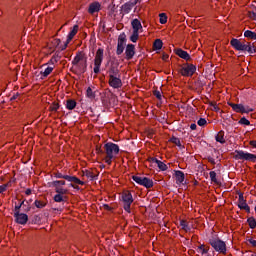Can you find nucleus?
Wrapping results in <instances>:
<instances>
[{"mask_svg":"<svg viewBox=\"0 0 256 256\" xmlns=\"http://www.w3.org/2000/svg\"><path fill=\"white\" fill-rule=\"evenodd\" d=\"M123 209L130 213V206L133 204V196L130 191H125L122 193Z\"/></svg>","mask_w":256,"mask_h":256,"instance_id":"nucleus-8","label":"nucleus"},{"mask_svg":"<svg viewBox=\"0 0 256 256\" xmlns=\"http://www.w3.org/2000/svg\"><path fill=\"white\" fill-rule=\"evenodd\" d=\"M99 11H100V3L99 2H94L89 5L88 12L90 15H93Z\"/></svg>","mask_w":256,"mask_h":256,"instance_id":"nucleus-20","label":"nucleus"},{"mask_svg":"<svg viewBox=\"0 0 256 256\" xmlns=\"http://www.w3.org/2000/svg\"><path fill=\"white\" fill-rule=\"evenodd\" d=\"M8 187H9V184L0 185V194L6 192Z\"/></svg>","mask_w":256,"mask_h":256,"instance_id":"nucleus-52","label":"nucleus"},{"mask_svg":"<svg viewBox=\"0 0 256 256\" xmlns=\"http://www.w3.org/2000/svg\"><path fill=\"white\" fill-rule=\"evenodd\" d=\"M159 17H160V24L165 25L167 23V16H166V14L165 13H161L159 15Z\"/></svg>","mask_w":256,"mask_h":256,"instance_id":"nucleus-46","label":"nucleus"},{"mask_svg":"<svg viewBox=\"0 0 256 256\" xmlns=\"http://www.w3.org/2000/svg\"><path fill=\"white\" fill-rule=\"evenodd\" d=\"M250 45H251V42H246V44L243 45L242 47H240V49H238L237 51L243 52V51L246 50Z\"/></svg>","mask_w":256,"mask_h":256,"instance_id":"nucleus-53","label":"nucleus"},{"mask_svg":"<svg viewBox=\"0 0 256 256\" xmlns=\"http://www.w3.org/2000/svg\"><path fill=\"white\" fill-rule=\"evenodd\" d=\"M238 124L240 125H245V126H250V120H247V118L243 117L238 121Z\"/></svg>","mask_w":256,"mask_h":256,"instance_id":"nucleus-47","label":"nucleus"},{"mask_svg":"<svg viewBox=\"0 0 256 256\" xmlns=\"http://www.w3.org/2000/svg\"><path fill=\"white\" fill-rule=\"evenodd\" d=\"M137 4V1H129L125 4L122 5V10L123 12H125L126 14H128L130 11H132L133 7H135Z\"/></svg>","mask_w":256,"mask_h":256,"instance_id":"nucleus-18","label":"nucleus"},{"mask_svg":"<svg viewBox=\"0 0 256 256\" xmlns=\"http://www.w3.org/2000/svg\"><path fill=\"white\" fill-rule=\"evenodd\" d=\"M249 18L256 21V12H249Z\"/></svg>","mask_w":256,"mask_h":256,"instance_id":"nucleus-57","label":"nucleus"},{"mask_svg":"<svg viewBox=\"0 0 256 256\" xmlns=\"http://www.w3.org/2000/svg\"><path fill=\"white\" fill-rule=\"evenodd\" d=\"M234 159H236V161H249L252 163H256V155L252 154L250 152H244L243 150H236L234 151Z\"/></svg>","mask_w":256,"mask_h":256,"instance_id":"nucleus-2","label":"nucleus"},{"mask_svg":"<svg viewBox=\"0 0 256 256\" xmlns=\"http://www.w3.org/2000/svg\"><path fill=\"white\" fill-rule=\"evenodd\" d=\"M169 59V55H167L166 53L163 54L162 56V60L163 61H167Z\"/></svg>","mask_w":256,"mask_h":256,"instance_id":"nucleus-61","label":"nucleus"},{"mask_svg":"<svg viewBox=\"0 0 256 256\" xmlns=\"http://www.w3.org/2000/svg\"><path fill=\"white\" fill-rule=\"evenodd\" d=\"M238 208L245 210L246 213H250V206H248L246 200L244 199L243 193H238Z\"/></svg>","mask_w":256,"mask_h":256,"instance_id":"nucleus-13","label":"nucleus"},{"mask_svg":"<svg viewBox=\"0 0 256 256\" xmlns=\"http://www.w3.org/2000/svg\"><path fill=\"white\" fill-rule=\"evenodd\" d=\"M162 47H163L162 40L157 39V40H155V42H153V49H155L156 51L161 50Z\"/></svg>","mask_w":256,"mask_h":256,"instance_id":"nucleus-31","label":"nucleus"},{"mask_svg":"<svg viewBox=\"0 0 256 256\" xmlns=\"http://www.w3.org/2000/svg\"><path fill=\"white\" fill-rule=\"evenodd\" d=\"M211 182H214L216 185H219V181L217 180V173L212 171L210 172Z\"/></svg>","mask_w":256,"mask_h":256,"instance_id":"nucleus-44","label":"nucleus"},{"mask_svg":"<svg viewBox=\"0 0 256 256\" xmlns=\"http://www.w3.org/2000/svg\"><path fill=\"white\" fill-rule=\"evenodd\" d=\"M66 182L65 180H56L51 182V187H59V186H65Z\"/></svg>","mask_w":256,"mask_h":256,"instance_id":"nucleus-36","label":"nucleus"},{"mask_svg":"<svg viewBox=\"0 0 256 256\" xmlns=\"http://www.w3.org/2000/svg\"><path fill=\"white\" fill-rule=\"evenodd\" d=\"M156 165H158V168L160 169V171H167L168 169L167 165L162 161H156Z\"/></svg>","mask_w":256,"mask_h":256,"instance_id":"nucleus-42","label":"nucleus"},{"mask_svg":"<svg viewBox=\"0 0 256 256\" xmlns=\"http://www.w3.org/2000/svg\"><path fill=\"white\" fill-rule=\"evenodd\" d=\"M153 95H155V97L158 98V100L162 99V94H161V91L159 90L153 91Z\"/></svg>","mask_w":256,"mask_h":256,"instance_id":"nucleus-51","label":"nucleus"},{"mask_svg":"<svg viewBox=\"0 0 256 256\" xmlns=\"http://www.w3.org/2000/svg\"><path fill=\"white\" fill-rule=\"evenodd\" d=\"M184 180H185L184 172L180 170L175 171V181L177 182V184H183Z\"/></svg>","mask_w":256,"mask_h":256,"instance_id":"nucleus-21","label":"nucleus"},{"mask_svg":"<svg viewBox=\"0 0 256 256\" xmlns=\"http://www.w3.org/2000/svg\"><path fill=\"white\" fill-rule=\"evenodd\" d=\"M53 201H55L56 203H63L65 202V196H63V194H56L55 196H53Z\"/></svg>","mask_w":256,"mask_h":256,"instance_id":"nucleus-33","label":"nucleus"},{"mask_svg":"<svg viewBox=\"0 0 256 256\" xmlns=\"http://www.w3.org/2000/svg\"><path fill=\"white\" fill-rule=\"evenodd\" d=\"M15 223L19 225H26L28 223L29 217L22 212H14Z\"/></svg>","mask_w":256,"mask_h":256,"instance_id":"nucleus-12","label":"nucleus"},{"mask_svg":"<svg viewBox=\"0 0 256 256\" xmlns=\"http://www.w3.org/2000/svg\"><path fill=\"white\" fill-rule=\"evenodd\" d=\"M82 176L88 178L90 181H94L97 179V175L89 170H85L82 172Z\"/></svg>","mask_w":256,"mask_h":256,"instance_id":"nucleus-24","label":"nucleus"},{"mask_svg":"<svg viewBox=\"0 0 256 256\" xmlns=\"http://www.w3.org/2000/svg\"><path fill=\"white\" fill-rule=\"evenodd\" d=\"M132 28H133V32H139L140 29L143 28L139 19H134L132 21Z\"/></svg>","mask_w":256,"mask_h":256,"instance_id":"nucleus-23","label":"nucleus"},{"mask_svg":"<svg viewBox=\"0 0 256 256\" xmlns=\"http://www.w3.org/2000/svg\"><path fill=\"white\" fill-rule=\"evenodd\" d=\"M103 209H105L106 211H113V208H111L110 206H109V204H103Z\"/></svg>","mask_w":256,"mask_h":256,"instance_id":"nucleus-56","label":"nucleus"},{"mask_svg":"<svg viewBox=\"0 0 256 256\" xmlns=\"http://www.w3.org/2000/svg\"><path fill=\"white\" fill-rule=\"evenodd\" d=\"M175 55H177L179 58L184 59L186 61H191V56L189 53L183 49L178 48L175 50Z\"/></svg>","mask_w":256,"mask_h":256,"instance_id":"nucleus-17","label":"nucleus"},{"mask_svg":"<svg viewBox=\"0 0 256 256\" xmlns=\"http://www.w3.org/2000/svg\"><path fill=\"white\" fill-rule=\"evenodd\" d=\"M77 32H78V25H74L73 30H71L70 33H68L67 44H69L70 41L74 39V37L77 35Z\"/></svg>","mask_w":256,"mask_h":256,"instance_id":"nucleus-22","label":"nucleus"},{"mask_svg":"<svg viewBox=\"0 0 256 256\" xmlns=\"http://www.w3.org/2000/svg\"><path fill=\"white\" fill-rule=\"evenodd\" d=\"M249 144H251L253 148H256V140H252Z\"/></svg>","mask_w":256,"mask_h":256,"instance_id":"nucleus-64","label":"nucleus"},{"mask_svg":"<svg viewBox=\"0 0 256 256\" xmlns=\"http://www.w3.org/2000/svg\"><path fill=\"white\" fill-rule=\"evenodd\" d=\"M248 242H249V244L252 245V247H256V240L255 239H249Z\"/></svg>","mask_w":256,"mask_h":256,"instance_id":"nucleus-60","label":"nucleus"},{"mask_svg":"<svg viewBox=\"0 0 256 256\" xmlns=\"http://www.w3.org/2000/svg\"><path fill=\"white\" fill-rule=\"evenodd\" d=\"M96 153L97 154H103V150H102L101 146H99V145L96 146Z\"/></svg>","mask_w":256,"mask_h":256,"instance_id":"nucleus-58","label":"nucleus"},{"mask_svg":"<svg viewBox=\"0 0 256 256\" xmlns=\"http://www.w3.org/2000/svg\"><path fill=\"white\" fill-rule=\"evenodd\" d=\"M25 201L20 202L18 205L14 207V213L21 212V208L25 209Z\"/></svg>","mask_w":256,"mask_h":256,"instance_id":"nucleus-38","label":"nucleus"},{"mask_svg":"<svg viewBox=\"0 0 256 256\" xmlns=\"http://www.w3.org/2000/svg\"><path fill=\"white\" fill-rule=\"evenodd\" d=\"M208 162H210L212 165H215L214 158L208 157Z\"/></svg>","mask_w":256,"mask_h":256,"instance_id":"nucleus-62","label":"nucleus"},{"mask_svg":"<svg viewBox=\"0 0 256 256\" xmlns=\"http://www.w3.org/2000/svg\"><path fill=\"white\" fill-rule=\"evenodd\" d=\"M244 37H245L246 39L255 41V40H256V33H255L254 31L246 30V31L244 32Z\"/></svg>","mask_w":256,"mask_h":256,"instance_id":"nucleus-27","label":"nucleus"},{"mask_svg":"<svg viewBox=\"0 0 256 256\" xmlns=\"http://www.w3.org/2000/svg\"><path fill=\"white\" fill-rule=\"evenodd\" d=\"M246 222H248L249 228L251 229H255L256 228V220L254 217L248 218L246 220Z\"/></svg>","mask_w":256,"mask_h":256,"instance_id":"nucleus-37","label":"nucleus"},{"mask_svg":"<svg viewBox=\"0 0 256 256\" xmlns=\"http://www.w3.org/2000/svg\"><path fill=\"white\" fill-rule=\"evenodd\" d=\"M126 46V35L125 33H122L118 36V44L116 46V55H122L124 53Z\"/></svg>","mask_w":256,"mask_h":256,"instance_id":"nucleus-11","label":"nucleus"},{"mask_svg":"<svg viewBox=\"0 0 256 256\" xmlns=\"http://www.w3.org/2000/svg\"><path fill=\"white\" fill-rule=\"evenodd\" d=\"M76 106H77V102H76L75 100H73V99H68V100L66 101V109H68V110L71 111V110L75 109Z\"/></svg>","mask_w":256,"mask_h":256,"instance_id":"nucleus-28","label":"nucleus"},{"mask_svg":"<svg viewBox=\"0 0 256 256\" xmlns=\"http://www.w3.org/2000/svg\"><path fill=\"white\" fill-rule=\"evenodd\" d=\"M179 225L181 226L182 230H184L185 232H190L191 231V227L188 225L187 221L181 220L179 222Z\"/></svg>","mask_w":256,"mask_h":256,"instance_id":"nucleus-30","label":"nucleus"},{"mask_svg":"<svg viewBox=\"0 0 256 256\" xmlns=\"http://www.w3.org/2000/svg\"><path fill=\"white\" fill-rule=\"evenodd\" d=\"M103 59H104V49L99 48L97 49L96 55L94 56V68H93L94 74L100 73V67L102 66Z\"/></svg>","mask_w":256,"mask_h":256,"instance_id":"nucleus-3","label":"nucleus"},{"mask_svg":"<svg viewBox=\"0 0 256 256\" xmlns=\"http://www.w3.org/2000/svg\"><path fill=\"white\" fill-rule=\"evenodd\" d=\"M108 9L110 10L109 15H110V16H115V15H114L115 10H116L115 4H110V5L108 6Z\"/></svg>","mask_w":256,"mask_h":256,"instance_id":"nucleus-48","label":"nucleus"},{"mask_svg":"<svg viewBox=\"0 0 256 256\" xmlns=\"http://www.w3.org/2000/svg\"><path fill=\"white\" fill-rule=\"evenodd\" d=\"M53 177H55L56 179H64L67 182H73L77 185H85L84 181H81L80 179H78V177L76 176H69V175H63L61 172H55L53 173Z\"/></svg>","mask_w":256,"mask_h":256,"instance_id":"nucleus-6","label":"nucleus"},{"mask_svg":"<svg viewBox=\"0 0 256 256\" xmlns=\"http://www.w3.org/2000/svg\"><path fill=\"white\" fill-rule=\"evenodd\" d=\"M34 206H36L37 209H43L44 207L47 206L46 203L41 202L40 200L34 201Z\"/></svg>","mask_w":256,"mask_h":256,"instance_id":"nucleus-43","label":"nucleus"},{"mask_svg":"<svg viewBox=\"0 0 256 256\" xmlns=\"http://www.w3.org/2000/svg\"><path fill=\"white\" fill-rule=\"evenodd\" d=\"M135 44H127L126 46V50H125V59L127 61H130L133 59V57H135Z\"/></svg>","mask_w":256,"mask_h":256,"instance_id":"nucleus-16","label":"nucleus"},{"mask_svg":"<svg viewBox=\"0 0 256 256\" xmlns=\"http://www.w3.org/2000/svg\"><path fill=\"white\" fill-rule=\"evenodd\" d=\"M52 71H54V67L52 66H48L46 67V69L43 71L40 72L41 76H42V79H45L47 78L48 76H50V74L52 73Z\"/></svg>","mask_w":256,"mask_h":256,"instance_id":"nucleus-26","label":"nucleus"},{"mask_svg":"<svg viewBox=\"0 0 256 256\" xmlns=\"http://www.w3.org/2000/svg\"><path fill=\"white\" fill-rule=\"evenodd\" d=\"M229 107H232L233 111L240 114H250L251 112H254V109L246 106L244 107L243 104H234L232 102L228 103Z\"/></svg>","mask_w":256,"mask_h":256,"instance_id":"nucleus-9","label":"nucleus"},{"mask_svg":"<svg viewBox=\"0 0 256 256\" xmlns=\"http://www.w3.org/2000/svg\"><path fill=\"white\" fill-rule=\"evenodd\" d=\"M197 249L201 251V255H206L209 253V248H205L204 244H201Z\"/></svg>","mask_w":256,"mask_h":256,"instance_id":"nucleus-45","label":"nucleus"},{"mask_svg":"<svg viewBox=\"0 0 256 256\" xmlns=\"http://www.w3.org/2000/svg\"><path fill=\"white\" fill-rule=\"evenodd\" d=\"M195 72L196 66L188 63L184 64V66H181V69H179V74H181L182 77H192Z\"/></svg>","mask_w":256,"mask_h":256,"instance_id":"nucleus-7","label":"nucleus"},{"mask_svg":"<svg viewBox=\"0 0 256 256\" xmlns=\"http://www.w3.org/2000/svg\"><path fill=\"white\" fill-rule=\"evenodd\" d=\"M230 45L233 47V49H236L238 51L241 49L246 43L241 42L239 39L233 38L230 40Z\"/></svg>","mask_w":256,"mask_h":256,"instance_id":"nucleus-19","label":"nucleus"},{"mask_svg":"<svg viewBox=\"0 0 256 256\" xmlns=\"http://www.w3.org/2000/svg\"><path fill=\"white\" fill-rule=\"evenodd\" d=\"M53 44L55 45V47H58L61 44V39L53 40Z\"/></svg>","mask_w":256,"mask_h":256,"instance_id":"nucleus-59","label":"nucleus"},{"mask_svg":"<svg viewBox=\"0 0 256 256\" xmlns=\"http://www.w3.org/2000/svg\"><path fill=\"white\" fill-rule=\"evenodd\" d=\"M119 63L112 61L110 69H108V77H121V74H119V69H118Z\"/></svg>","mask_w":256,"mask_h":256,"instance_id":"nucleus-15","label":"nucleus"},{"mask_svg":"<svg viewBox=\"0 0 256 256\" xmlns=\"http://www.w3.org/2000/svg\"><path fill=\"white\" fill-rule=\"evenodd\" d=\"M25 194L26 195H31L32 194V189L31 188L26 189Z\"/></svg>","mask_w":256,"mask_h":256,"instance_id":"nucleus-63","label":"nucleus"},{"mask_svg":"<svg viewBox=\"0 0 256 256\" xmlns=\"http://www.w3.org/2000/svg\"><path fill=\"white\" fill-rule=\"evenodd\" d=\"M86 98H89L90 100H94L96 98L95 91H93L91 87L86 89Z\"/></svg>","mask_w":256,"mask_h":256,"instance_id":"nucleus-29","label":"nucleus"},{"mask_svg":"<svg viewBox=\"0 0 256 256\" xmlns=\"http://www.w3.org/2000/svg\"><path fill=\"white\" fill-rule=\"evenodd\" d=\"M224 136H225V131H219L218 134H216L215 136L216 142H219L220 144H225L226 140Z\"/></svg>","mask_w":256,"mask_h":256,"instance_id":"nucleus-25","label":"nucleus"},{"mask_svg":"<svg viewBox=\"0 0 256 256\" xmlns=\"http://www.w3.org/2000/svg\"><path fill=\"white\" fill-rule=\"evenodd\" d=\"M61 60V56L59 54H55L52 56L51 60H49V63L52 65L58 63Z\"/></svg>","mask_w":256,"mask_h":256,"instance_id":"nucleus-39","label":"nucleus"},{"mask_svg":"<svg viewBox=\"0 0 256 256\" xmlns=\"http://www.w3.org/2000/svg\"><path fill=\"white\" fill-rule=\"evenodd\" d=\"M242 52H248L249 55H253L256 53V47L253 44H250V46L246 47Z\"/></svg>","mask_w":256,"mask_h":256,"instance_id":"nucleus-35","label":"nucleus"},{"mask_svg":"<svg viewBox=\"0 0 256 256\" xmlns=\"http://www.w3.org/2000/svg\"><path fill=\"white\" fill-rule=\"evenodd\" d=\"M81 61H84V64H82V73H85L87 71V57H85L84 53L79 52L77 56L74 57L71 63L73 64V66H77L78 63H80Z\"/></svg>","mask_w":256,"mask_h":256,"instance_id":"nucleus-10","label":"nucleus"},{"mask_svg":"<svg viewBox=\"0 0 256 256\" xmlns=\"http://www.w3.org/2000/svg\"><path fill=\"white\" fill-rule=\"evenodd\" d=\"M55 187V193H57V195H66L67 194V189L62 188L60 186H54Z\"/></svg>","mask_w":256,"mask_h":256,"instance_id":"nucleus-34","label":"nucleus"},{"mask_svg":"<svg viewBox=\"0 0 256 256\" xmlns=\"http://www.w3.org/2000/svg\"><path fill=\"white\" fill-rule=\"evenodd\" d=\"M58 109H59V104H56V103L52 104V106H51V111L52 112H57Z\"/></svg>","mask_w":256,"mask_h":256,"instance_id":"nucleus-55","label":"nucleus"},{"mask_svg":"<svg viewBox=\"0 0 256 256\" xmlns=\"http://www.w3.org/2000/svg\"><path fill=\"white\" fill-rule=\"evenodd\" d=\"M41 223V217L39 215H34L32 219V224H39Z\"/></svg>","mask_w":256,"mask_h":256,"instance_id":"nucleus-49","label":"nucleus"},{"mask_svg":"<svg viewBox=\"0 0 256 256\" xmlns=\"http://www.w3.org/2000/svg\"><path fill=\"white\" fill-rule=\"evenodd\" d=\"M206 124L207 120L205 118H200L199 120H197V125H199L200 127H203Z\"/></svg>","mask_w":256,"mask_h":256,"instance_id":"nucleus-50","label":"nucleus"},{"mask_svg":"<svg viewBox=\"0 0 256 256\" xmlns=\"http://www.w3.org/2000/svg\"><path fill=\"white\" fill-rule=\"evenodd\" d=\"M132 180L136 182L138 185L145 187L146 189H151L152 187H154V182L148 177H140L137 175H133Z\"/></svg>","mask_w":256,"mask_h":256,"instance_id":"nucleus-4","label":"nucleus"},{"mask_svg":"<svg viewBox=\"0 0 256 256\" xmlns=\"http://www.w3.org/2000/svg\"><path fill=\"white\" fill-rule=\"evenodd\" d=\"M113 158H114V156H112V157L107 156L105 158V163H107V165H111V163H113Z\"/></svg>","mask_w":256,"mask_h":256,"instance_id":"nucleus-54","label":"nucleus"},{"mask_svg":"<svg viewBox=\"0 0 256 256\" xmlns=\"http://www.w3.org/2000/svg\"><path fill=\"white\" fill-rule=\"evenodd\" d=\"M170 141H171V143L177 145V147H179V149H185V147L181 144L180 139H178L177 137H174V136H173V137L170 139Z\"/></svg>","mask_w":256,"mask_h":256,"instance_id":"nucleus-32","label":"nucleus"},{"mask_svg":"<svg viewBox=\"0 0 256 256\" xmlns=\"http://www.w3.org/2000/svg\"><path fill=\"white\" fill-rule=\"evenodd\" d=\"M104 150L108 158L115 157L116 155L119 154V146L118 144H114L113 142L105 143Z\"/></svg>","mask_w":256,"mask_h":256,"instance_id":"nucleus-5","label":"nucleus"},{"mask_svg":"<svg viewBox=\"0 0 256 256\" xmlns=\"http://www.w3.org/2000/svg\"><path fill=\"white\" fill-rule=\"evenodd\" d=\"M139 40V31H133L132 36H130V41L136 43Z\"/></svg>","mask_w":256,"mask_h":256,"instance_id":"nucleus-40","label":"nucleus"},{"mask_svg":"<svg viewBox=\"0 0 256 256\" xmlns=\"http://www.w3.org/2000/svg\"><path fill=\"white\" fill-rule=\"evenodd\" d=\"M25 201V209H23L24 212L28 213L30 212V210L32 209V207H30V204L32 203V199H29V200H23Z\"/></svg>","mask_w":256,"mask_h":256,"instance_id":"nucleus-41","label":"nucleus"},{"mask_svg":"<svg viewBox=\"0 0 256 256\" xmlns=\"http://www.w3.org/2000/svg\"><path fill=\"white\" fill-rule=\"evenodd\" d=\"M108 85L114 89H120L122 87V80L121 76H111L109 77Z\"/></svg>","mask_w":256,"mask_h":256,"instance_id":"nucleus-14","label":"nucleus"},{"mask_svg":"<svg viewBox=\"0 0 256 256\" xmlns=\"http://www.w3.org/2000/svg\"><path fill=\"white\" fill-rule=\"evenodd\" d=\"M208 243L219 255H226L228 253V248L226 246V242L218 237H212L208 239Z\"/></svg>","mask_w":256,"mask_h":256,"instance_id":"nucleus-1","label":"nucleus"}]
</instances>
